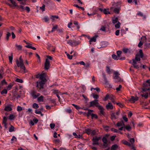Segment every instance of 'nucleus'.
<instances>
[{"instance_id": "09e8293b", "label": "nucleus", "mask_w": 150, "mask_h": 150, "mask_svg": "<svg viewBox=\"0 0 150 150\" xmlns=\"http://www.w3.org/2000/svg\"><path fill=\"white\" fill-rule=\"evenodd\" d=\"M118 18H116L112 20V23L114 24L116 23L117 22Z\"/></svg>"}, {"instance_id": "a18cd8bd", "label": "nucleus", "mask_w": 150, "mask_h": 150, "mask_svg": "<svg viewBox=\"0 0 150 150\" xmlns=\"http://www.w3.org/2000/svg\"><path fill=\"white\" fill-rule=\"evenodd\" d=\"M15 117V116L13 114H11L9 116V119L10 120H12L14 119Z\"/></svg>"}, {"instance_id": "864d4df0", "label": "nucleus", "mask_w": 150, "mask_h": 150, "mask_svg": "<svg viewBox=\"0 0 150 150\" xmlns=\"http://www.w3.org/2000/svg\"><path fill=\"white\" fill-rule=\"evenodd\" d=\"M139 53L140 54L141 57L142 58L143 57V54L142 50H140L139 51Z\"/></svg>"}, {"instance_id": "8fccbe9b", "label": "nucleus", "mask_w": 150, "mask_h": 150, "mask_svg": "<svg viewBox=\"0 0 150 150\" xmlns=\"http://www.w3.org/2000/svg\"><path fill=\"white\" fill-rule=\"evenodd\" d=\"M9 59L10 62L11 63H12L13 60V54L12 53L11 54V56L9 57Z\"/></svg>"}, {"instance_id": "f3484780", "label": "nucleus", "mask_w": 150, "mask_h": 150, "mask_svg": "<svg viewBox=\"0 0 150 150\" xmlns=\"http://www.w3.org/2000/svg\"><path fill=\"white\" fill-rule=\"evenodd\" d=\"M7 118L6 117H4L3 118V123L4 124V126L6 129L7 128Z\"/></svg>"}, {"instance_id": "5701e85b", "label": "nucleus", "mask_w": 150, "mask_h": 150, "mask_svg": "<svg viewBox=\"0 0 150 150\" xmlns=\"http://www.w3.org/2000/svg\"><path fill=\"white\" fill-rule=\"evenodd\" d=\"M98 131L97 129L95 130H91V135H94L98 134Z\"/></svg>"}, {"instance_id": "4d7b16f0", "label": "nucleus", "mask_w": 150, "mask_h": 150, "mask_svg": "<svg viewBox=\"0 0 150 150\" xmlns=\"http://www.w3.org/2000/svg\"><path fill=\"white\" fill-rule=\"evenodd\" d=\"M13 85L11 84H10L7 87V89L8 90H10L12 88Z\"/></svg>"}, {"instance_id": "393cba45", "label": "nucleus", "mask_w": 150, "mask_h": 150, "mask_svg": "<svg viewBox=\"0 0 150 150\" xmlns=\"http://www.w3.org/2000/svg\"><path fill=\"white\" fill-rule=\"evenodd\" d=\"M91 129L89 128H87L85 130V132L88 135H91Z\"/></svg>"}, {"instance_id": "a878e982", "label": "nucleus", "mask_w": 150, "mask_h": 150, "mask_svg": "<svg viewBox=\"0 0 150 150\" xmlns=\"http://www.w3.org/2000/svg\"><path fill=\"white\" fill-rule=\"evenodd\" d=\"M118 147V146L116 144L113 145L111 147V150H116Z\"/></svg>"}, {"instance_id": "a211bd4d", "label": "nucleus", "mask_w": 150, "mask_h": 150, "mask_svg": "<svg viewBox=\"0 0 150 150\" xmlns=\"http://www.w3.org/2000/svg\"><path fill=\"white\" fill-rule=\"evenodd\" d=\"M133 62L132 63V64L134 68L136 69H138L139 68V65L137 64V62H136L135 60H132Z\"/></svg>"}, {"instance_id": "49530a36", "label": "nucleus", "mask_w": 150, "mask_h": 150, "mask_svg": "<svg viewBox=\"0 0 150 150\" xmlns=\"http://www.w3.org/2000/svg\"><path fill=\"white\" fill-rule=\"evenodd\" d=\"M72 105L77 110H79L81 109V108L78 105H75V104H72Z\"/></svg>"}, {"instance_id": "052dcab7", "label": "nucleus", "mask_w": 150, "mask_h": 150, "mask_svg": "<svg viewBox=\"0 0 150 150\" xmlns=\"http://www.w3.org/2000/svg\"><path fill=\"white\" fill-rule=\"evenodd\" d=\"M45 5L43 4L42 7H40V9H41L42 11H45Z\"/></svg>"}, {"instance_id": "ddd939ff", "label": "nucleus", "mask_w": 150, "mask_h": 150, "mask_svg": "<svg viewBox=\"0 0 150 150\" xmlns=\"http://www.w3.org/2000/svg\"><path fill=\"white\" fill-rule=\"evenodd\" d=\"M12 108L11 105H7L4 108V110L6 112H9L12 110Z\"/></svg>"}, {"instance_id": "6ab92c4d", "label": "nucleus", "mask_w": 150, "mask_h": 150, "mask_svg": "<svg viewBox=\"0 0 150 150\" xmlns=\"http://www.w3.org/2000/svg\"><path fill=\"white\" fill-rule=\"evenodd\" d=\"M98 37V35H95L92 38H90L89 40L90 44H91V42H96V38Z\"/></svg>"}, {"instance_id": "0eeeda50", "label": "nucleus", "mask_w": 150, "mask_h": 150, "mask_svg": "<svg viewBox=\"0 0 150 150\" xmlns=\"http://www.w3.org/2000/svg\"><path fill=\"white\" fill-rule=\"evenodd\" d=\"M50 66V62L48 59H46L45 64V69L46 70H48L49 69Z\"/></svg>"}, {"instance_id": "69168bd1", "label": "nucleus", "mask_w": 150, "mask_h": 150, "mask_svg": "<svg viewBox=\"0 0 150 150\" xmlns=\"http://www.w3.org/2000/svg\"><path fill=\"white\" fill-rule=\"evenodd\" d=\"M142 97H144L145 98H147L148 96V93H146L144 95H142Z\"/></svg>"}, {"instance_id": "e433bc0d", "label": "nucleus", "mask_w": 150, "mask_h": 150, "mask_svg": "<svg viewBox=\"0 0 150 150\" xmlns=\"http://www.w3.org/2000/svg\"><path fill=\"white\" fill-rule=\"evenodd\" d=\"M106 71L109 74L110 73L111 71L109 67L108 66L106 67Z\"/></svg>"}, {"instance_id": "3c124183", "label": "nucleus", "mask_w": 150, "mask_h": 150, "mask_svg": "<svg viewBox=\"0 0 150 150\" xmlns=\"http://www.w3.org/2000/svg\"><path fill=\"white\" fill-rule=\"evenodd\" d=\"M7 93V91L6 89H4L1 92V94H6Z\"/></svg>"}, {"instance_id": "2eb2a0df", "label": "nucleus", "mask_w": 150, "mask_h": 150, "mask_svg": "<svg viewBox=\"0 0 150 150\" xmlns=\"http://www.w3.org/2000/svg\"><path fill=\"white\" fill-rule=\"evenodd\" d=\"M102 75L104 79V81L105 82V84L107 85L109 84V83L108 81L107 80V78L106 77V75L105 73L103 72L102 73Z\"/></svg>"}, {"instance_id": "f8f14e48", "label": "nucleus", "mask_w": 150, "mask_h": 150, "mask_svg": "<svg viewBox=\"0 0 150 150\" xmlns=\"http://www.w3.org/2000/svg\"><path fill=\"white\" fill-rule=\"evenodd\" d=\"M111 119L112 120H115L118 118V117L115 115V112H112L110 114Z\"/></svg>"}, {"instance_id": "680f3d73", "label": "nucleus", "mask_w": 150, "mask_h": 150, "mask_svg": "<svg viewBox=\"0 0 150 150\" xmlns=\"http://www.w3.org/2000/svg\"><path fill=\"white\" fill-rule=\"evenodd\" d=\"M67 57L69 59H72L73 55H70L68 53H67Z\"/></svg>"}, {"instance_id": "c85d7f7f", "label": "nucleus", "mask_w": 150, "mask_h": 150, "mask_svg": "<svg viewBox=\"0 0 150 150\" xmlns=\"http://www.w3.org/2000/svg\"><path fill=\"white\" fill-rule=\"evenodd\" d=\"M120 10V7H118L115 8L114 10V12L117 13H119Z\"/></svg>"}, {"instance_id": "de8ad7c7", "label": "nucleus", "mask_w": 150, "mask_h": 150, "mask_svg": "<svg viewBox=\"0 0 150 150\" xmlns=\"http://www.w3.org/2000/svg\"><path fill=\"white\" fill-rule=\"evenodd\" d=\"M58 19L59 18V17L57 16H51V19L53 21H54V18Z\"/></svg>"}, {"instance_id": "58836bf2", "label": "nucleus", "mask_w": 150, "mask_h": 150, "mask_svg": "<svg viewBox=\"0 0 150 150\" xmlns=\"http://www.w3.org/2000/svg\"><path fill=\"white\" fill-rule=\"evenodd\" d=\"M33 107L34 108L37 109L39 108V106L37 104L34 103L33 105Z\"/></svg>"}, {"instance_id": "6e6d98bb", "label": "nucleus", "mask_w": 150, "mask_h": 150, "mask_svg": "<svg viewBox=\"0 0 150 150\" xmlns=\"http://www.w3.org/2000/svg\"><path fill=\"white\" fill-rule=\"evenodd\" d=\"M22 110V108L19 106H18L17 108V110L18 112H20Z\"/></svg>"}, {"instance_id": "39448f33", "label": "nucleus", "mask_w": 150, "mask_h": 150, "mask_svg": "<svg viewBox=\"0 0 150 150\" xmlns=\"http://www.w3.org/2000/svg\"><path fill=\"white\" fill-rule=\"evenodd\" d=\"M36 78H39L41 81H46L47 80L45 78V74H38L36 75Z\"/></svg>"}, {"instance_id": "cd10ccee", "label": "nucleus", "mask_w": 150, "mask_h": 150, "mask_svg": "<svg viewBox=\"0 0 150 150\" xmlns=\"http://www.w3.org/2000/svg\"><path fill=\"white\" fill-rule=\"evenodd\" d=\"M111 97V96L109 94H107L106 95L105 97L104 98L103 100L104 101H106L108 98H109L110 99Z\"/></svg>"}, {"instance_id": "0e129e2a", "label": "nucleus", "mask_w": 150, "mask_h": 150, "mask_svg": "<svg viewBox=\"0 0 150 150\" xmlns=\"http://www.w3.org/2000/svg\"><path fill=\"white\" fill-rule=\"evenodd\" d=\"M129 51V49L127 48H124L123 49V51L125 53H127Z\"/></svg>"}, {"instance_id": "bb28decb", "label": "nucleus", "mask_w": 150, "mask_h": 150, "mask_svg": "<svg viewBox=\"0 0 150 150\" xmlns=\"http://www.w3.org/2000/svg\"><path fill=\"white\" fill-rule=\"evenodd\" d=\"M122 142L124 144L127 146H131V145L128 142L125 140H123L122 141Z\"/></svg>"}, {"instance_id": "423d86ee", "label": "nucleus", "mask_w": 150, "mask_h": 150, "mask_svg": "<svg viewBox=\"0 0 150 150\" xmlns=\"http://www.w3.org/2000/svg\"><path fill=\"white\" fill-rule=\"evenodd\" d=\"M46 81H37V82L36 86L37 88H39L40 89L43 88H44V86Z\"/></svg>"}, {"instance_id": "a19ab883", "label": "nucleus", "mask_w": 150, "mask_h": 150, "mask_svg": "<svg viewBox=\"0 0 150 150\" xmlns=\"http://www.w3.org/2000/svg\"><path fill=\"white\" fill-rule=\"evenodd\" d=\"M14 127L12 125H11V127L9 128V131L10 132H12L14 131Z\"/></svg>"}, {"instance_id": "bf43d9fd", "label": "nucleus", "mask_w": 150, "mask_h": 150, "mask_svg": "<svg viewBox=\"0 0 150 150\" xmlns=\"http://www.w3.org/2000/svg\"><path fill=\"white\" fill-rule=\"evenodd\" d=\"M44 19L45 21L46 22H48L49 20V18H48V17L47 16H46L44 18Z\"/></svg>"}, {"instance_id": "5fc2aeb1", "label": "nucleus", "mask_w": 150, "mask_h": 150, "mask_svg": "<svg viewBox=\"0 0 150 150\" xmlns=\"http://www.w3.org/2000/svg\"><path fill=\"white\" fill-rule=\"evenodd\" d=\"M122 88V86L121 85L119 86L118 87L116 88V90L117 91H118L120 90V89Z\"/></svg>"}, {"instance_id": "c03bdc74", "label": "nucleus", "mask_w": 150, "mask_h": 150, "mask_svg": "<svg viewBox=\"0 0 150 150\" xmlns=\"http://www.w3.org/2000/svg\"><path fill=\"white\" fill-rule=\"evenodd\" d=\"M91 118L92 119H93L94 118L97 119L98 118V116L97 115L94 114H91Z\"/></svg>"}, {"instance_id": "72a5a7b5", "label": "nucleus", "mask_w": 150, "mask_h": 150, "mask_svg": "<svg viewBox=\"0 0 150 150\" xmlns=\"http://www.w3.org/2000/svg\"><path fill=\"white\" fill-rule=\"evenodd\" d=\"M109 9H106L105 8H104V11L103 13L105 14H110V12L108 11Z\"/></svg>"}, {"instance_id": "dca6fc26", "label": "nucleus", "mask_w": 150, "mask_h": 150, "mask_svg": "<svg viewBox=\"0 0 150 150\" xmlns=\"http://www.w3.org/2000/svg\"><path fill=\"white\" fill-rule=\"evenodd\" d=\"M106 107L107 110H112L113 109V106L110 103H108L106 105Z\"/></svg>"}, {"instance_id": "6e6552de", "label": "nucleus", "mask_w": 150, "mask_h": 150, "mask_svg": "<svg viewBox=\"0 0 150 150\" xmlns=\"http://www.w3.org/2000/svg\"><path fill=\"white\" fill-rule=\"evenodd\" d=\"M31 94L33 98L34 99L36 98L40 95V93H37L34 91H33L31 92Z\"/></svg>"}, {"instance_id": "f704fd0d", "label": "nucleus", "mask_w": 150, "mask_h": 150, "mask_svg": "<svg viewBox=\"0 0 150 150\" xmlns=\"http://www.w3.org/2000/svg\"><path fill=\"white\" fill-rule=\"evenodd\" d=\"M124 128L129 131H130L131 129V127L129 125L125 126Z\"/></svg>"}, {"instance_id": "603ef678", "label": "nucleus", "mask_w": 150, "mask_h": 150, "mask_svg": "<svg viewBox=\"0 0 150 150\" xmlns=\"http://www.w3.org/2000/svg\"><path fill=\"white\" fill-rule=\"evenodd\" d=\"M11 34L10 33L8 32L6 34V39L7 40H8L9 37L11 36Z\"/></svg>"}, {"instance_id": "7c9ffc66", "label": "nucleus", "mask_w": 150, "mask_h": 150, "mask_svg": "<svg viewBox=\"0 0 150 150\" xmlns=\"http://www.w3.org/2000/svg\"><path fill=\"white\" fill-rule=\"evenodd\" d=\"M58 28V25H55L52 28V30L51 31V32H53L54 31H55Z\"/></svg>"}, {"instance_id": "c9c22d12", "label": "nucleus", "mask_w": 150, "mask_h": 150, "mask_svg": "<svg viewBox=\"0 0 150 150\" xmlns=\"http://www.w3.org/2000/svg\"><path fill=\"white\" fill-rule=\"evenodd\" d=\"M114 74L115 75V76H114V78L116 79H117L118 77V75L119 74L117 72H115L114 73Z\"/></svg>"}, {"instance_id": "7ed1b4c3", "label": "nucleus", "mask_w": 150, "mask_h": 150, "mask_svg": "<svg viewBox=\"0 0 150 150\" xmlns=\"http://www.w3.org/2000/svg\"><path fill=\"white\" fill-rule=\"evenodd\" d=\"M101 137H97L95 136L93 137L92 139V144L93 145H98L99 144V141L101 139Z\"/></svg>"}, {"instance_id": "412c9836", "label": "nucleus", "mask_w": 150, "mask_h": 150, "mask_svg": "<svg viewBox=\"0 0 150 150\" xmlns=\"http://www.w3.org/2000/svg\"><path fill=\"white\" fill-rule=\"evenodd\" d=\"M116 125L117 127L124 126L125 125L123 120H121L120 122H118L117 123Z\"/></svg>"}, {"instance_id": "37998d69", "label": "nucleus", "mask_w": 150, "mask_h": 150, "mask_svg": "<svg viewBox=\"0 0 150 150\" xmlns=\"http://www.w3.org/2000/svg\"><path fill=\"white\" fill-rule=\"evenodd\" d=\"M93 110H88V111L87 113V115L89 116L90 115H91V114H92L91 113V112H93Z\"/></svg>"}, {"instance_id": "473e14b6", "label": "nucleus", "mask_w": 150, "mask_h": 150, "mask_svg": "<svg viewBox=\"0 0 150 150\" xmlns=\"http://www.w3.org/2000/svg\"><path fill=\"white\" fill-rule=\"evenodd\" d=\"M129 142H130V144L132 145H134L135 142L134 139V138H130L129 140Z\"/></svg>"}, {"instance_id": "b1692460", "label": "nucleus", "mask_w": 150, "mask_h": 150, "mask_svg": "<svg viewBox=\"0 0 150 150\" xmlns=\"http://www.w3.org/2000/svg\"><path fill=\"white\" fill-rule=\"evenodd\" d=\"M140 56L139 55L137 54L136 55L135 59H132V60H135V62H137L138 61H140Z\"/></svg>"}, {"instance_id": "9d476101", "label": "nucleus", "mask_w": 150, "mask_h": 150, "mask_svg": "<svg viewBox=\"0 0 150 150\" xmlns=\"http://www.w3.org/2000/svg\"><path fill=\"white\" fill-rule=\"evenodd\" d=\"M138 100V98L137 96L134 97L132 96L131 98L129 100L130 101H132V103H134Z\"/></svg>"}, {"instance_id": "13d9d810", "label": "nucleus", "mask_w": 150, "mask_h": 150, "mask_svg": "<svg viewBox=\"0 0 150 150\" xmlns=\"http://www.w3.org/2000/svg\"><path fill=\"white\" fill-rule=\"evenodd\" d=\"M121 53H122V52L121 51L119 50V51H117V56L118 57H120V55L121 54Z\"/></svg>"}, {"instance_id": "2f4dec72", "label": "nucleus", "mask_w": 150, "mask_h": 150, "mask_svg": "<svg viewBox=\"0 0 150 150\" xmlns=\"http://www.w3.org/2000/svg\"><path fill=\"white\" fill-rule=\"evenodd\" d=\"M137 14L140 16L143 17L144 18H146V16L145 15L144 16L143 13L140 11H139L138 12Z\"/></svg>"}, {"instance_id": "ea45409f", "label": "nucleus", "mask_w": 150, "mask_h": 150, "mask_svg": "<svg viewBox=\"0 0 150 150\" xmlns=\"http://www.w3.org/2000/svg\"><path fill=\"white\" fill-rule=\"evenodd\" d=\"M120 23L119 22H118L115 25V27L116 28H119L120 27Z\"/></svg>"}, {"instance_id": "79ce46f5", "label": "nucleus", "mask_w": 150, "mask_h": 150, "mask_svg": "<svg viewBox=\"0 0 150 150\" xmlns=\"http://www.w3.org/2000/svg\"><path fill=\"white\" fill-rule=\"evenodd\" d=\"M112 57L113 59H114L115 60H117L119 59V57L115 54H113L112 55Z\"/></svg>"}, {"instance_id": "774afa93", "label": "nucleus", "mask_w": 150, "mask_h": 150, "mask_svg": "<svg viewBox=\"0 0 150 150\" xmlns=\"http://www.w3.org/2000/svg\"><path fill=\"white\" fill-rule=\"evenodd\" d=\"M33 121L34 122V123L36 124L38 123V120L36 118H34L33 119Z\"/></svg>"}, {"instance_id": "f03ea898", "label": "nucleus", "mask_w": 150, "mask_h": 150, "mask_svg": "<svg viewBox=\"0 0 150 150\" xmlns=\"http://www.w3.org/2000/svg\"><path fill=\"white\" fill-rule=\"evenodd\" d=\"M67 43L69 44L71 46H76L80 44V42L76 41L75 40L72 41L71 40H67Z\"/></svg>"}, {"instance_id": "4be33fe9", "label": "nucleus", "mask_w": 150, "mask_h": 150, "mask_svg": "<svg viewBox=\"0 0 150 150\" xmlns=\"http://www.w3.org/2000/svg\"><path fill=\"white\" fill-rule=\"evenodd\" d=\"M91 64L90 62H87L85 63V65L84 66V68L86 69H88L90 67Z\"/></svg>"}, {"instance_id": "aec40b11", "label": "nucleus", "mask_w": 150, "mask_h": 150, "mask_svg": "<svg viewBox=\"0 0 150 150\" xmlns=\"http://www.w3.org/2000/svg\"><path fill=\"white\" fill-rule=\"evenodd\" d=\"M98 108L99 110H100V114L102 115H104L105 113L104 112L103 107L100 105V106H99V107Z\"/></svg>"}, {"instance_id": "c756f323", "label": "nucleus", "mask_w": 150, "mask_h": 150, "mask_svg": "<svg viewBox=\"0 0 150 150\" xmlns=\"http://www.w3.org/2000/svg\"><path fill=\"white\" fill-rule=\"evenodd\" d=\"M43 98L44 97L43 96H40V97H38V98L37 100L39 102H43Z\"/></svg>"}, {"instance_id": "f257e3e1", "label": "nucleus", "mask_w": 150, "mask_h": 150, "mask_svg": "<svg viewBox=\"0 0 150 150\" xmlns=\"http://www.w3.org/2000/svg\"><path fill=\"white\" fill-rule=\"evenodd\" d=\"M19 61L17 60L16 61L17 66L18 67H20L21 69L25 70V67L24 66L23 60L22 58V56H21L19 58Z\"/></svg>"}, {"instance_id": "1a4fd4ad", "label": "nucleus", "mask_w": 150, "mask_h": 150, "mask_svg": "<svg viewBox=\"0 0 150 150\" xmlns=\"http://www.w3.org/2000/svg\"><path fill=\"white\" fill-rule=\"evenodd\" d=\"M144 88H142L143 91L146 92L147 91L149 90V84H147L146 83H145L144 84Z\"/></svg>"}, {"instance_id": "4c0bfd02", "label": "nucleus", "mask_w": 150, "mask_h": 150, "mask_svg": "<svg viewBox=\"0 0 150 150\" xmlns=\"http://www.w3.org/2000/svg\"><path fill=\"white\" fill-rule=\"evenodd\" d=\"M15 46L16 47L17 49L19 50H21L22 48V46L21 45H18L17 44H16L15 45Z\"/></svg>"}, {"instance_id": "e2e57ef3", "label": "nucleus", "mask_w": 150, "mask_h": 150, "mask_svg": "<svg viewBox=\"0 0 150 150\" xmlns=\"http://www.w3.org/2000/svg\"><path fill=\"white\" fill-rule=\"evenodd\" d=\"M16 81L18 82H19L20 83H22L23 82V81L22 80L19 79H17L16 80Z\"/></svg>"}, {"instance_id": "4468645a", "label": "nucleus", "mask_w": 150, "mask_h": 150, "mask_svg": "<svg viewBox=\"0 0 150 150\" xmlns=\"http://www.w3.org/2000/svg\"><path fill=\"white\" fill-rule=\"evenodd\" d=\"M53 93L56 94L57 97L59 100L60 98V97L59 96V95H61V93L60 92H59L58 90H53Z\"/></svg>"}, {"instance_id": "9b49d317", "label": "nucleus", "mask_w": 150, "mask_h": 150, "mask_svg": "<svg viewBox=\"0 0 150 150\" xmlns=\"http://www.w3.org/2000/svg\"><path fill=\"white\" fill-rule=\"evenodd\" d=\"M102 141L103 142V146L105 148L107 147L108 144L107 143V140L106 138L105 137H103L102 139Z\"/></svg>"}, {"instance_id": "338daca9", "label": "nucleus", "mask_w": 150, "mask_h": 150, "mask_svg": "<svg viewBox=\"0 0 150 150\" xmlns=\"http://www.w3.org/2000/svg\"><path fill=\"white\" fill-rule=\"evenodd\" d=\"M122 118L125 122H127L128 121V119L126 116H123Z\"/></svg>"}, {"instance_id": "20e7f679", "label": "nucleus", "mask_w": 150, "mask_h": 150, "mask_svg": "<svg viewBox=\"0 0 150 150\" xmlns=\"http://www.w3.org/2000/svg\"><path fill=\"white\" fill-rule=\"evenodd\" d=\"M98 100L95 99L90 102V107H94V106H96L98 108L99 107V106L100 105L98 103Z\"/></svg>"}]
</instances>
